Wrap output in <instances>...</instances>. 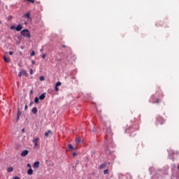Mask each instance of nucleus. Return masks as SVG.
Wrapping results in <instances>:
<instances>
[{
  "label": "nucleus",
  "mask_w": 179,
  "mask_h": 179,
  "mask_svg": "<svg viewBox=\"0 0 179 179\" xmlns=\"http://www.w3.org/2000/svg\"><path fill=\"white\" fill-rule=\"evenodd\" d=\"M105 139L108 141V139H113V132H111V127L109 126L106 129V135L105 136Z\"/></svg>",
  "instance_id": "f257e3e1"
},
{
  "label": "nucleus",
  "mask_w": 179,
  "mask_h": 179,
  "mask_svg": "<svg viewBox=\"0 0 179 179\" xmlns=\"http://www.w3.org/2000/svg\"><path fill=\"white\" fill-rule=\"evenodd\" d=\"M20 34L21 36H22L23 37H26L27 38H30L31 37L30 31H29V29H23L22 31H21Z\"/></svg>",
  "instance_id": "f03ea898"
},
{
  "label": "nucleus",
  "mask_w": 179,
  "mask_h": 179,
  "mask_svg": "<svg viewBox=\"0 0 179 179\" xmlns=\"http://www.w3.org/2000/svg\"><path fill=\"white\" fill-rule=\"evenodd\" d=\"M38 141L39 139L38 137H34L32 142L34 145V148H37V146H38Z\"/></svg>",
  "instance_id": "7ed1b4c3"
},
{
  "label": "nucleus",
  "mask_w": 179,
  "mask_h": 179,
  "mask_svg": "<svg viewBox=\"0 0 179 179\" xmlns=\"http://www.w3.org/2000/svg\"><path fill=\"white\" fill-rule=\"evenodd\" d=\"M27 155H29V151L27 150H23L21 152L22 157H26V156H27Z\"/></svg>",
  "instance_id": "20e7f679"
},
{
  "label": "nucleus",
  "mask_w": 179,
  "mask_h": 179,
  "mask_svg": "<svg viewBox=\"0 0 179 179\" xmlns=\"http://www.w3.org/2000/svg\"><path fill=\"white\" fill-rule=\"evenodd\" d=\"M22 29H23V26H22V24H19L16 27H15V30L17 31H20L22 30Z\"/></svg>",
  "instance_id": "39448f33"
},
{
  "label": "nucleus",
  "mask_w": 179,
  "mask_h": 179,
  "mask_svg": "<svg viewBox=\"0 0 179 179\" xmlns=\"http://www.w3.org/2000/svg\"><path fill=\"white\" fill-rule=\"evenodd\" d=\"M45 96H46L45 92L43 93L41 95H40L39 100H44V99H45Z\"/></svg>",
  "instance_id": "423d86ee"
},
{
  "label": "nucleus",
  "mask_w": 179,
  "mask_h": 179,
  "mask_svg": "<svg viewBox=\"0 0 179 179\" xmlns=\"http://www.w3.org/2000/svg\"><path fill=\"white\" fill-rule=\"evenodd\" d=\"M34 167H35L36 169H38V167H40V162H34Z\"/></svg>",
  "instance_id": "0eeeda50"
},
{
  "label": "nucleus",
  "mask_w": 179,
  "mask_h": 179,
  "mask_svg": "<svg viewBox=\"0 0 179 179\" xmlns=\"http://www.w3.org/2000/svg\"><path fill=\"white\" fill-rule=\"evenodd\" d=\"M24 17H27V19H28V20H29V19L30 20H31V17H30V13H27L26 14H24Z\"/></svg>",
  "instance_id": "6e6552de"
},
{
  "label": "nucleus",
  "mask_w": 179,
  "mask_h": 179,
  "mask_svg": "<svg viewBox=\"0 0 179 179\" xmlns=\"http://www.w3.org/2000/svg\"><path fill=\"white\" fill-rule=\"evenodd\" d=\"M21 73H22V76H26V77L29 76V74L27 73L26 70L21 71Z\"/></svg>",
  "instance_id": "1a4fd4ad"
},
{
  "label": "nucleus",
  "mask_w": 179,
  "mask_h": 179,
  "mask_svg": "<svg viewBox=\"0 0 179 179\" xmlns=\"http://www.w3.org/2000/svg\"><path fill=\"white\" fill-rule=\"evenodd\" d=\"M3 60L6 62H10V59L8 57H6V56H3Z\"/></svg>",
  "instance_id": "9d476101"
},
{
  "label": "nucleus",
  "mask_w": 179,
  "mask_h": 179,
  "mask_svg": "<svg viewBox=\"0 0 179 179\" xmlns=\"http://www.w3.org/2000/svg\"><path fill=\"white\" fill-rule=\"evenodd\" d=\"M27 174L29 176H31V174H33V169H31V168H29V169L27 171Z\"/></svg>",
  "instance_id": "9b49d317"
},
{
  "label": "nucleus",
  "mask_w": 179,
  "mask_h": 179,
  "mask_svg": "<svg viewBox=\"0 0 179 179\" xmlns=\"http://www.w3.org/2000/svg\"><path fill=\"white\" fill-rule=\"evenodd\" d=\"M38 110H37V108H32V113L33 114H37Z\"/></svg>",
  "instance_id": "f8f14e48"
},
{
  "label": "nucleus",
  "mask_w": 179,
  "mask_h": 179,
  "mask_svg": "<svg viewBox=\"0 0 179 179\" xmlns=\"http://www.w3.org/2000/svg\"><path fill=\"white\" fill-rule=\"evenodd\" d=\"M75 142H76V145H79V143H80V138H77Z\"/></svg>",
  "instance_id": "ddd939ff"
},
{
  "label": "nucleus",
  "mask_w": 179,
  "mask_h": 179,
  "mask_svg": "<svg viewBox=\"0 0 179 179\" xmlns=\"http://www.w3.org/2000/svg\"><path fill=\"white\" fill-rule=\"evenodd\" d=\"M107 166V164H101L99 166L101 169H106V166Z\"/></svg>",
  "instance_id": "4468645a"
},
{
  "label": "nucleus",
  "mask_w": 179,
  "mask_h": 179,
  "mask_svg": "<svg viewBox=\"0 0 179 179\" xmlns=\"http://www.w3.org/2000/svg\"><path fill=\"white\" fill-rule=\"evenodd\" d=\"M8 173H12L13 171V167L10 166L7 169Z\"/></svg>",
  "instance_id": "2eb2a0df"
},
{
  "label": "nucleus",
  "mask_w": 179,
  "mask_h": 179,
  "mask_svg": "<svg viewBox=\"0 0 179 179\" xmlns=\"http://www.w3.org/2000/svg\"><path fill=\"white\" fill-rule=\"evenodd\" d=\"M51 130H48L47 132L45 133V136L48 137V136L50 135V134H51Z\"/></svg>",
  "instance_id": "dca6fc26"
},
{
  "label": "nucleus",
  "mask_w": 179,
  "mask_h": 179,
  "mask_svg": "<svg viewBox=\"0 0 179 179\" xmlns=\"http://www.w3.org/2000/svg\"><path fill=\"white\" fill-rule=\"evenodd\" d=\"M27 3H34V0H25Z\"/></svg>",
  "instance_id": "f3484780"
},
{
  "label": "nucleus",
  "mask_w": 179,
  "mask_h": 179,
  "mask_svg": "<svg viewBox=\"0 0 179 179\" xmlns=\"http://www.w3.org/2000/svg\"><path fill=\"white\" fill-rule=\"evenodd\" d=\"M69 149L71 150H75V148H73V146H72V144H69Z\"/></svg>",
  "instance_id": "a211bd4d"
},
{
  "label": "nucleus",
  "mask_w": 179,
  "mask_h": 179,
  "mask_svg": "<svg viewBox=\"0 0 179 179\" xmlns=\"http://www.w3.org/2000/svg\"><path fill=\"white\" fill-rule=\"evenodd\" d=\"M22 115V112H20V109H18L17 116L20 117Z\"/></svg>",
  "instance_id": "6ab92c4d"
},
{
  "label": "nucleus",
  "mask_w": 179,
  "mask_h": 179,
  "mask_svg": "<svg viewBox=\"0 0 179 179\" xmlns=\"http://www.w3.org/2000/svg\"><path fill=\"white\" fill-rule=\"evenodd\" d=\"M34 102L36 103V104H38V97L36 96L35 99H34Z\"/></svg>",
  "instance_id": "aec40b11"
},
{
  "label": "nucleus",
  "mask_w": 179,
  "mask_h": 179,
  "mask_svg": "<svg viewBox=\"0 0 179 179\" xmlns=\"http://www.w3.org/2000/svg\"><path fill=\"white\" fill-rule=\"evenodd\" d=\"M61 85H62V83H61V82H57L55 85L56 87H59V86H61Z\"/></svg>",
  "instance_id": "412c9836"
},
{
  "label": "nucleus",
  "mask_w": 179,
  "mask_h": 179,
  "mask_svg": "<svg viewBox=\"0 0 179 179\" xmlns=\"http://www.w3.org/2000/svg\"><path fill=\"white\" fill-rule=\"evenodd\" d=\"M34 55H36V52H34V50H33L31 53V57H34Z\"/></svg>",
  "instance_id": "4be33fe9"
},
{
  "label": "nucleus",
  "mask_w": 179,
  "mask_h": 179,
  "mask_svg": "<svg viewBox=\"0 0 179 179\" xmlns=\"http://www.w3.org/2000/svg\"><path fill=\"white\" fill-rule=\"evenodd\" d=\"M39 79H40V80H41V82H43V80H45L44 76H41V77L39 78Z\"/></svg>",
  "instance_id": "5701e85b"
},
{
  "label": "nucleus",
  "mask_w": 179,
  "mask_h": 179,
  "mask_svg": "<svg viewBox=\"0 0 179 179\" xmlns=\"http://www.w3.org/2000/svg\"><path fill=\"white\" fill-rule=\"evenodd\" d=\"M103 174H108V169H106L103 171Z\"/></svg>",
  "instance_id": "b1692460"
},
{
  "label": "nucleus",
  "mask_w": 179,
  "mask_h": 179,
  "mask_svg": "<svg viewBox=\"0 0 179 179\" xmlns=\"http://www.w3.org/2000/svg\"><path fill=\"white\" fill-rule=\"evenodd\" d=\"M10 29L11 30H15V29H16V27L15 26H11Z\"/></svg>",
  "instance_id": "393cba45"
},
{
  "label": "nucleus",
  "mask_w": 179,
  "mask_h": 179,
  "mask_svg": "<svg viewBox=\"0 0 179 179\" xmlns=\"http://www.w3.org/2000/svg\"><path fill=\"white\" fill-rule=\"evenodd\" d=\"M22 71H20L18 74L19 78H22Z\"/></svg>",
  "instance_id": "a878e982"
},
{
  "label": "nucleus",
  "mask_w": 179,
  "mask_h": 179,
  "mask_svg": "<svg viewBox=\"0 0 179 179\" xmlns=\"http://www.w3.org/2000/svg\"><path fill=\"white\" fill-rule=\"evenodd\" d=\"M55 90L56 92H58V90H59V88H58L57 86H55Z\"/></svg>",
  "instance_id": "bb28decb"
},
{
  "label": "nucleus",
  "mask_w": 179,
  "mask_h": 179,
  "mask_svg": "<svg viewBox=\"0 0 179 179\" xmlns=\"http://www.w3.org/2000/svg\"><path fill=\"white\" fill-rule=\"evenodd\" d=\"M29 73H30V75H33V69H30Z\"/></svg>",
  "instance_id": "cd10ccee"
},
{
  "label": "nucleus",
  "mask_w": 179,
  "mask_h": 179,
  "mask_svg": "<svg viewBox=\"0 0 179 179\" xmlns=\"http://www.w3.org/2000/svg\"><path fill=\"white\" fill-rule=\"evenodd\" d=\"M8 54H9V55H13V52L10 51V52H8Z\"/></svg>",
  "instance_id": "c85d7f7f"
},
{
  "label": "nucleus",
  "mask_w": 179,
  "mask_h": 179,
  "mask_svg": "<svg viewBox=\"0 0 179 179\" xmlns=\"http://www.w3.org/2000/svg\"><path fill=\"white\" fill-rule=\"evenodd\" d=\"M45 54H43V55H42V58H43V59H45Z\"/></svg>",
  "instance_id": "c756f323"
},
{
  "label": "nucleus",
  "mask_w": 179,
  "mask_h": 179,
  "mask_svg": "<svg viewBox=\"0 0 179 179\" xmlns=\"http://www.w3.org/2000/svg\"><path fill=\"white\" fill-rule=\"evenodd\" d=\"M159 101H160V99H156V101H155V102H153V103H159Z\"/></svg>",
  "instance_id": "7c9ffc66"
},
{
  "label": "nucleus",
  "mask_w": 179,
  "mask_h": 179,
  "mask_svg": "<svg viewBox=\"0 0 179 179\" xmlns=\"http://www.w3.org/2000/svg\"><path fill=\"white\" fill-rule=\"evenodd\" d=\"M27 167H29V169H31V165L30 164H27Z\"/></svg>",
  "instance_id": "2f4dec72"
},
{
  "label": "nucleus",
  "mask_w": 179,
  "mask_h": 179,
  "mask_svg": "<svg viewBox=\"0 0 179 179\" xmlns=\"http://www.w3.org/2000/svg\"><path fill=\"white\" fill-rule=\"evenodd\" d=\"M13 179H20V178H19L18 176H15L13 178Z\"/></svg>",
  "instance_id": "473e14b6"
},
{
  "label": "nucleus",
  "mask_w": 179,
  "mask_h": 179,
  "mask_svg": "<svg viewBox=\"0 0 179 179\" xmlns=\"http://www.w3.org/2000/svg\"><path fill=\"white\" fill-rule=\"evenodd\" d=\"M27 108H29V107L27 106V105H25L24 109H25V110H27Z\"/></svg>",
  "instance_id": "72a5a7b5"
},
{
  "label": "nucleus",
  "mask_w": 179,
  "mask_h": 179,
  "mask_svg": "<svg viewBox=\"0 0 179 179\" xmlns=\"http://www.w3.org/2000/svg\"><path fill=\"white\" fill-rule=\"evenodd\" d=\"M62 48H66V45H62Z\"/></svg>",
  "instance_id": "f704fd0d"
},
{
  "label": "nucleus",
  "mask_w": 179,
  "mask_h": 179,
  "mask_svg": "<svg viewBox=\"0 0 179 179\" xmlns=\"http://www.w3.org/2000/svg\"><path fill=\"white\" fill-rule=\"evenodd\" d=\"M31 62H32L33 64H36V62H34V60H32Z\"/></svg>",
  "instance_id": "c9c22d12"
},
{
  "label": "nucleus",
  "mask_w": 179,
  "mask_h": 179,
  "mask_svg": "<svg viewBox=\"0 0 179 179\" xmlns=\"http://www.w3.org/2000/svg\"><path fill=\"white\" fill-rule=\"evenodd\" d=\"M20 117L19 116H17V121H18Z\"/></svg>",
  "instance_id": "e433bc0d"
},
{
  "label": "nucleus",
  "mask_w": 179,
  "mask_h": 179,
  "mask_svg": "<svg viewBox=\"0 0 179 179\" xmlns=\"http://www.w3.org/2000/svg\"><path fill=\"white\" fill-rule=\"evenodd\" d=\"M22 132L24 133V129H22Z\"/></svg>",
  "instance_id": "4c0bfd02"
},
{
  "label": "nucleus",
  "mask_w": 179,
  "mask_h": 179,
  "mask_svg": "<svg viewBox=\"0 0 179 179\" xmlns=\"http://www.w3.org/2000/svg\"><path fill=\"white\" fill-rule=\"evenodd\" d=\"M40 51H41V52H43V49H41Z\"/></svg>",
  "instance_id": "58836bf2"
},
{
  "label": "nucleus",
  "mask_w": 179,
  "mask_h": 179,
  "mask_svg": "<svg viewBox=\"0 0 179 179\" xmlns=\"http://www.w3.org/2000/svg\"><path fill=\"white\" fill-rule=\"evenodd\" d=\"M31 104H33V102H31V103H30V106H31Z\"/></svg>",
  "instance_id": "ea45409f"
},
{
  "label": "nucleus",
  "mask_w": 179,
  "mask_h": 179,
  "mask_svg": "<svg viewBox=\"0 0 179 179\" xmlns=\"http://www.w3.org/2000/svg\"><path fill=\"white\" fill-rule=\"evenodd\" d=\"M178 170H179V165H178Z\"/></svg>",
  "instance_id": "a19ab883"
},
{
  "label": "nucleus",
  "mask_w": 179,
  "mask_h": 179,
  "mask_svg": "<svg viewBox=\"0 0 179 179\" xmlns=\"http://www.w3.org/2000/svg\"><path fill=\"white\" fill-rule=\"evenodd\" d=\"M31 93H33V91H31Z\"/></svg>",
  "instance_id": "79ce46f5"
},
{
  "label": "nucleus",
  "mask_w": 179,
  "mask_h": 179,
  "mask_svg": "<svg viewBox=\"0 0 179 179\" xmlns=\"http://www.w3.org/2000/svg\"><path fill=\"white\" fill-rule=\"evenodd\" d=\"M73 156H75V153L73 154Z\"/></svg>",
  "instance_id": "37998d69"
},
{
  "label": "nucleus",
  "mask_w": 179,
  "mask_h": 179,
  "mask_svg": "<svg viewBox=\"0 0 179 179\" xmlns=\"http://www.w3.org/2000/svg\"><path fill=\"white\" fill-rule=\"evenodd\" d=\"M0 23H1V21H0Z\"/></svg>",
  "instance_id": "c03bdc74"
}]
</instances>
